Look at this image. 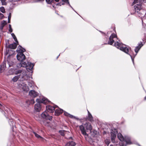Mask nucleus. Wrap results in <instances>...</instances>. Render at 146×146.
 Returning a JSON list of instances; mask_svg holds the SVG:
<instances>
[{
  "label": "nucleus",
  "mask_w": 146,
  "mask_h": 146,
  "mask_svg": "<svg viewBox=\"0 0 146 146\" xmlns=\"http://www.w3.org/2000/svg\"><path fill=\"white\" fill-rule=\"evenodd\" d=\"M114 45L118 48L121 51L129 54L130 56L133 63H134L133 57L134 58L135 56L139 50L143 46L142 42H141L140 43H139L138 46H137L135 49V52L136 53V54L134 55H132V51L131 48L129 46L122 44L118 41H116L115 42Z\"/></svg>",
  "instance_id": "obj_1"
},
{
  "label": "nucleus",
  "mask_w": 146,
  "mask_h": 146,
  "mask_svg": "<svg viewBox=\"0 0 146 146\" xmlns=\"http://www.w3.org/2000/svg\"><path fill=\"white\" fill-rule=\"evenodd\" d=\"M117 137L120 142L119 143L120 146H126L127 144H132L129 137H125L124 138L123 136L120 133L117 134Z\"/></svg>",
  "instance_id": "obj_2"
},
{
  "label": "nucleus",
  "mask_w": 146,
  "mask_h": 146,
  "mask_svg": "<svg viewBox=\"0 0 146 146\" xmlns=\"http://www.w3.org/2000/svg\"><path fill=\"white\" fill-rule=\"evenodd\" d=\"M36 101L38 103L35 104L34 108L36 112L40 111L41 109L40 103L46 104L47 102H49L47 99L44 97L40 98V99L37 98L36 99Z\"/></svg>",
  "instance_id": "obj_3"
},
{
  "label": "nucleus",
  "mask_w": 146,
  "mask_h": 146,
  "mask_svg": "<svg viewBox=\"0 0 146 146\" xmlns=\"http://www.w3.org/2000/svg\"><path fill=\"white\" fill-rule=\"evenodd\" d=\"M25 51V49L23 48L20 45L19 46L17 50V51L18 53L17 57V59L19 61H21L25 59V56L23 53Z\"/></svg>",
  "instance_id": "obj_4"
},
{
  "label": "nucleus",
  "mask_w": 146,
  "mask_h": 146,
  "mask_svg": "<svg viewBox=\"0 0 146 146\" xmlns=\"http://www.w3.org/2000/svg\"><path fill=\"white\" fill-rule=\"evenodd\" d=\"M34 65V64L31 62H28L27 64L25 62L23 61L17 65V67L18 68L26 67V69L28 71H32Z\"/></svg>",
  "instance_id": "obj_5"
},
{
  "label": "nucleus",
  "mask_w": 146,
  "mask_h": 146,
  "mask_svg": "<svg viewBox=\"0 0 146 146\" xmlns=\"http://www.w3.org/2000/svg\"><path fill=\"white\" fill-rule=\"evenodd\" d=\"M135 11L139 14V16L141 18L145 16L146 14L145 11L141 10V4H137L134 6Z\"/></svg>",
  "instance_id": "obj_6"
},
{
  "label": "nucleus",
  "mask_w": 146,
  "mask_h": 146,
  "mask_svg": "<svg viewBox=\"0 0 146 146\" xmlns=\"http://www.w3.org/2000/svg\"><path fill=\"white\" fill-rule=\"evenodd\" d=\"M18 87L21 91L26 92H27L29 90V87L27 85L25 82H23L19 84L18 85Z\"/></svg>",
  "instance_id": "obj_7"
},
{
  "label": "nucleus",
  "mask_w": 146,
  "mask_h": 146,
  "mask_svg": "<svg viewBox=\"0 0 146 146\" xmlns=\"http://www.w3.org/2000/svg\"><path fill=\"white\" fill-rule=\"evenodd\" d=\"M19 73L22 72L21 74H20V78L22 80H26L28 81L30 78V77L27 74L25 71H19Z\"/></svg>",
  "instance_id": "obj_8"
},
{
  "label": "nucleus",
  "mask_w": 146,
  "mask_h": 146,
  "mask_svg": "<svg viewBox=\"0 0 146 146\" xmlns=\"http://www.w3.org/2000/svg\"><path fill=\"white\" fill-rule=\"evenodd\" d=\"M117 133V130L115 129H111V139L112 142L115 143V139L116 137V134Z\"/></svg>",
  "instance_id": "obj_9"
},
{
  "label": "nucleus",
  "mask_w": 146,
  "mask_h": 146,
  "mask_svg": "<svg viewBox=\"0 0 146 146\" xmlns=\"http://www.w3.org/2000/svg\"><path fill=\"white\" fill-rule=\"evenodd\" d=\"M116 39H117V35L114 33H112L110 36L109 41L108 42V44L112 45Z\"/></svg>",
  "instance_id": "obj_10"
},
{
  "label": "nucleus",
  "mask_w": 146,
  "mask_h": 146,
  "mask_svg": "<svg viewBox=\"0 0 146 146\" xmlns=\"http://www.w3.org/2000/svg\"><path fill=\"white\" fill-rule=\"evenodd\" d=\"M14 61L15 60L13 59L12 58H11L10 56L8 57L7 62L9 67L13 66L15 64Z\"/></svg>",
  "instance_id": "obj_11"
},
{
  "label": "nucleus",
  "mask_w": 146,
  "mask_h": 146,
  "mask_svg": "<svg viewBox=\"0 0 146 146\" xmlns=\"http://www.w3.org/2000/svg\"><path fill=\"white\" fill-rule=\"evenodd\" d=\"M41 116L43 118L49 120H52V116H49L46 111H45L42 113Z\"/></svg>",
  "instance_id": "obj_12"
},
{
  "label": "nucleus",
  "mask_w": 146,
  "mask_h": 146,
  "mask_svg": "<svg viewBox=\"0 0 146 146\" xmlns=\"http://www.w3.org/2000/svg\"><path fill=\"white\" fill-rule=\"evenodd\" d=\"M58 107L56 105L54 106H46V109L47 111L50 113H53L54 111V109Z\"/></svg>",
  "instance_id": "obj_13"
},
{
  "label": "nucleus",
  "mask_w": 146,
  "mask_h": 146,
  "mask_svg": "<svg viewBox=\"0 0 146 146\" xmlns=\"http://www.w3.org/2000/svg\"><path fill=\"white\" fill-rule=\"evenodd\" d=\"M6 62L4 61L3 63L0 66V74L3 72L6 68Z\"/></svg>",
  "instance_id": "obj_14"
},
{
  "label": "nucleus",
  "mask_w": 146,
  "mask_h": 146,
  "mask_svg": "<svg viewBox=\"0 0 146 146\" xmlns=\"http://www.w3.org/2000/svg\"><path fill=\"white\" fill-rule=\"evenodd\" d=\"M62 1L63 2V3L60 2L59 3H57L56 4V5H58L59 6H61V5H64L65 4V3H67L69 6L71 7L72 9L74 10V9L70 5L69 1L68 0H62Z\"/></svg>",
  "instance_id": "obj_15"
},
{
  "label": "nucleus",
  "mask_w": 146,
  "mask_h": 146,
  "mask_svg": "<svg viewBox=\"0 0 146 146\" xmlns=\"http://www.w3.org/2000/svg\"><path fill=\"white\" fill-rule=\"evenodd\" d=\"M29 95L32 97L35 98L38 95V93L34 90H31L29 92Z\"/></svg>",
  "instance_id": "obj_16"
},
{
  "label": "nucleus",
  "mask_w": 146,
  "mask_h": 146,
  "mask_svg": "<svg viewBox=\"0 0 146 146\" xmlns=\"http://www.w3.org/2000/svg\"><path fill=\"white\" fill-rule=\"evenodd\" d=\"M84 126L85 128L87 130L91 131L92 129V126L90 123H86L84 124Z\"/></svg>",
  "instance_id": "obj_17"
},
{
  "label": "nucleus",
  "mask_w": 146,
  "mask_h": 146,
  "mask_svg": "<svg viewBox=\"0 0 146 146\" xmlns=\"http://www.w3.org/2000/svg\"><path fill=\"white\" fill-rule=\"evenodd\" d=\"M79 128L82 134L85 136L86 135V133L85 129L84 126L82 125H81L80 126Z\"/></svg>",
  "instance_id": "obj_18"
},
{
  "label": "nucleus",
  "mask_w": 146,
  "mask_h": 146,
  "mask_svg": "<svg viewBox=\"0 0 146 146\" xmlns=\"http://www.w3.org/2000/svg\"><path fill=\"white\" fill-rule=\"evenodd\" d=\"M64 114L65 115H66V116H68L71 118L74 119H76L77 120H79V118H78L74 116H73L72 115H71V114L68 113L66 112L65 111H64Z\"/></svg>",
  "instance_id": "obj_19"
},
{
  "label": "nucleus",
  "mask_w": 146,
  "mask_h": 146,
  "mask_svg": "<svg viewBox=\"0 0 146 146\" xmlns=\"http://www.w3.org/2000/svg\"><path fill=\"white\" fill-rule=\"evenodd\" d=\"M63 110L59 108L57 109L55 112V115L56 116H58L61 114L63 112Z\"/></svg>",
  "instance_id": "obj_20"
},
{
  "label": "nucleus",
  "mask_w": 146,
  "mask_h": 146,
  "mask_svg": "<svg viewBox=\"0 0 146 146\" xmlns=\"http://www.w3.org/2000/svg\"><path fill=\"white\" fill-rule=\"evenodd\" d=\"M18 43H17L16 42H14L13 44H10L9 45V48L12 49H15L17 47V45Z\"/></svg>",
  "instance_id": "obj_21"
},
{
  "label": "nucleus",
  "mask_w": 146,
  "mask_h": 146,
  "mask_svg": "<svg viewBox=\"0 0 146 146\" xmlns=\"http://www.w3.org/2000/svg\"><path fill=\"white\" fill-rule=\"evenodd\" d=\"M76 143L74 141H69L68 142L66 145L65 146H75Z\"/></svg>",
  "instance_id": "obj_22"
},
{
  "label": "nucleus",
  "mask_w": 146,
  "mask_h": 146,
  "mask_svg": "<svg viewBox=\"0 0 146 146\" xmlns=\"http://www.w3.org/2000/svg\"><path fill=\"white\" fill-rule=\"evenodd\" d=\"M59 132L60 134L62 136L66 134L69 133V132L65 130H60L59 131Z\"/></svg>",
  "instance_id": "obj_23"
},
{
  "label": "nucleus",
  "mask_w": 146,
  "mask_h": 146,
  "mask_svg": "<svg viewBox=\"0 0 146 146\" xmlns=\"http://www.w3.org/2000/svg\"><path fill=\"white\" fill-rule=\"evenodd\" d=\"M20 78V75L15 76L12 78V81L14 82H17Z\"/></svg>",
  "instance_id": "obj_24"
},
{
  "label": "nucleus",
  "mask_w": 146,
  "mask_h": 146,
  "mask_svg": "<svg viewBox=\"0 0 146 146\" xmlns=\"http://www.w3.org/2000/svg\"><path fill=\"white\" fill-rule=\"evenodd\" d=\"M27 82L28 83V85L30 87H32L34 84V82L31 80H29Z\"/></svg>",
  "instance_id": "obj_25"
},
{
  "label": "nucleus",
  "mask_w": 146,
  "mask_h": 146,
  "mask_svg": "<svg viewBox=\"0 0 146 146\" xmlns=\"http://www.w3.org/2000/svg\"><path fill=\"white\" fill-rule=\"evenodd\" d=\"M44 0H37V1L42 2ZM46 3L48 4H50L52 2L53 0H46Z\"/></svg>",
  "instance_id": "obj_26"
},
{
  "label": "nucleus",
  "mask_w": 146,
  "mask_h": 146,
  "mask_svg": "<svg viewBox=\"0 0 146 146\" xmlns=\"http://www.w3.org/2000/svg\"><path fill=\"white\" fill-rule=\"evenodd\" d=\"M88 111V119L90 121H92L93 120V117L91 115V114Z\"/></svg>",
  "instance_id": "obj_27"
},
{
  "label": "nucleus",
  "mask_w": 146,
  "mask_h": 146,
  "mask_svg": "<svg viewBox=\"0 0 146 146\" xmlns=\"http://www.w3.org/2000/svg\"><path fill=\"white\" fill-rule=\"evenodd\" d=\"M2 5H6L7 4V2L6 0H0Z\"/></svg>",
  "instance_id": "obj_28"
},
{
  "label": "nucleus",
  "mask_w": 146,
  "mask_h": 146,
  "mask_svg": "<svg viewBox=\"0 0 146 146\" xmlns=\"http://www.w3.org/2000/svg\"><path fill=\"white\" fill-rule=\"evenodd\" d=\"M42 124H43L44 125L46 126H48L49 125V123L48 122H47L46 121L44 120L43 121L42 123H41Z\"/></svg>",
  "instance_id": "obj_29"
},
{
  "label": "nucleus",
  "mask_w": 146,
  "mask_h": 146,
  "mask_svg": "<svg viewBox=\"0 0 146 146\" xmlns=\"http://www.w3.org/2000/svg\"><path fill=\"white\" fill-rule=\"evenodd\" d=\"M0 11L3 13H5V12L4 7L3 6L0 7Z\"/></svg>",
  "instance_id": "obj_30"
},
{
  "label": "nucleus",
  "mask_w": 146,
  "mask_h": 146,
  "mask_svg": "<svg viewBox=\"0 0 146 146\" xmlns=\"http://www.w3.org/2000/svg\"><path fill=\"white\" fill-rule=\"evenodd\" d=\"M33 133L34 134L35 136V137H37V138H40V139H43V138L40 135H39L37 134V133H36L35 132H34Z\"/></svg>",
  "instance_id": "obj_31"
},
{
  "label": "nucleus",
  "mask_w": 146,
  "mask_h": 146,
  "mask_svg": "<svg viewBox=\"0 0 146 146\" xmlns=\"http://www.w3.org/2000/svg\"><path fill=\"white\" fill-rule=\"evenodd\" d=\"M6 22L5 21H3L1 23V25L3 26V27H4V26L6 24Z\"/></svg>",
  "instance_id": "obj_32"
},
{
  "label": "nucleus",
  "mask_w": 146,
  "mask_h": 146,
  "mask_svg": "<svg viewBox=\"0 0 146 146\" xmlns=\"http://www.w3.org/2000/svg\"><path fill=\"white\" fill-rule=\"evenodd\" d=\"M13 122H14L13 120V119H11L10 120V121L9 122V123L11 126H13Z\"/></svg>",
  "instance_id": "obj_33"
},
{
  "label": "nucleus",
  "mask_w": 146,
  "mask_h": 146,
  "mask_svg": "<svg viewBox=\"0 0 146 146\" xmlns=\"http://www.w3.org/2000/svg\"><path fill=\"white\" fill-rule=\"evenodd\" d=\"M9 31L10 33H12L13 32V29L11 28V25L10 24L9 25Z\"/></svg>",
  "instance_id": "obj_34"
},
{
  "label": "nucleus",
  "mask_w": 146,
  "mask_h": 146,
  "mask_svg": "<svg viewBox=\"0 0 146 146\" xmlns=\"http://www.w3.org/2000/svg\"><path fill=\"white\" fill-rule=\"evenodd\" d=\"M105 142L106 144H107L108 145L110 143V141L108 139L105 140Z\"/></svg>",
  "instance_id": "obj_35"
},
{
  "label": "nucleus",
  "mask_w": 146,
  "mask_h": 146,
  "mask_svg": "<svg viewBox=\"0 0 146 146\" xmlns=\"http://www.w3.org/2000/svg\"><path fill=\"white\" fill-rule=\"evenodd\" d=\"M21 0H8L9 2H17L20 1Z\"/></svg>",
  "instance_id": "obj_36"
},
{
  "label": "nucleus",
  "mask_w": 146,
  "mask_h": 146,
  "mask_svg": "<svg viewBox=\"0 0 146 146\" xmlns=\"http://www.w3.org/2000/svg\"><path fill=\"white\" fill-rule=\"evenodd\" d=\"M4 17V15L3 14L1 13L0 12V19H3Z\"/></svg>",
  "instance_id": "obj_37"
},
{
  "label": "nucleus",
  "mask_w": 146,
  "mask_h": 146,
  "mask_svg": "<svg viewBox=\"0 0 146 146\" xmlns=\"http://www.w3.org/2000/svg\"><path fill=\"white\" fill-rule=\"evenodd\" d=\"M13 38L14 40L17 43H18V42L17 40V38H16V37L15 36H14L13 37Z\"/></svg>",
  "instance_id": "obj_38"
},
{
  "label": "nucleus",
  "mask_w": 146,
  "mask_h": 146,
  "mask_svg": "<svg viewBox=\"0 0 146 146\" xmlns=\"http://www.w3.org/2000/svg\"><path fill=\"white\" fill-rule=\"evenodd\" d=\"M140 2L141 3L146 2V0H140Z\"/></svg>",
  "instance_id": "obj_39"
},
{
  "label": "nucleus",
  "mask_w": 146,
  "mask_h": 146,
  "mask_svg": "<svg viewBox=\"0 0 146 146\" xmlns=\"http://www.w3.org/2000/svg\"><path fill=\"white\" fill-rule=\"evenodd\" d=\"M3 108L4 106H2V105L0 104V109H1L3 110Z\"/></svg>",
  "instance_id": "obj_40"
},
{
  "label": "nucleus",
  "mask_w": 146,
  "mask_h": 146,
  "mask_svg": "<svg viewBox=\"0 0 146 146\" xmlns=\"http://www.w3.org/2000/svg\"><path fill=\"white\" fill-rule=\"evenodd\" d=\"M11 13H9V16H8V18H9L10 19H11Z\"/></svg>",
  "instance_id": "obj_41"
},
{
  "label": "nucleus",
  "mask_w": 146,
  "mask_h": 146,
  "mask_svg": "<svg viewBox=\"0 0 146 146\" xmlns=\"http://www.w3.org/2000/svg\"><path fill=\"white\" fill-rule=\"evenodd\" d=\"M10 20H11V19H10L9 18H8V23H10Z\"/></svg>",
  "instance_id": "obj_42"
},
{
  "label": "nucleus",
  "mask_w": 146,
  "mask_h": 146,
  "mask_svg": "<svg viewBox=\"0 0 146 146\" xmlns=\"http://www.w3.org/2000/svg\"><path fill=\"white\" fill-rule=\"evenodd\" d=\"M11 35L13 37L14 36H15V35H14V34L13 33H12L11 34Z\"/></svg>",
  "instance_id": "obj_43"
},
{
  "label": "nucleus",
  "mask_w": 146,
  "mask_h": 146,
  "mask_svg": "<svg viewBox=\"0 0 146 146\" xmlns=\"http://www.w3.org/2000/svg\"><path fill=\"white\" fill-rule=\"evenodd\" d=\"M137 0L136 1V0H134V1L133 2V3H134V4L135 3H137Z\"/></svg>",
  "instance_id": "obj_44"
},
{
  "label": "nucleus",
  "mask_w": 146,
  "mask_h": 146,
  "mask_svg": "<svg viewBox=\"0 0 146 146\" xmlns=\"http://www.w3.org/2000/svg\"><path fill=\"white\" fill-rule=\"evenodd\" d=\"M15 5V4H11L10 5L11 6H12V7H13H13L14 6V5Z\"/></svg>",
  "instance_id": "obj_45"
},
{
  "label": "nucleus",
  "mask_w": 146,
  "mask_h": 146,
  "mask_svg": "<svg viewBox=\"0 0 146 146\" xmlns=\"http://www.w3.org/2000/svg\"><path fill=\"white\" fill-rule=\"evenodd\" d=\"M31 102H32V103H33V104H34L35 103L34 100L33 99V100L32 99L31 100Z\"/></svg>",
  "instance_id": "obj_46"
},
{
  "label": "nucleus",
  "mask_w": 146,
  "mask_h": 146,
  "mask_svg": "<svg viewBox=\"0 0 146 146\" xmlns=\"http://www.w3.org/2000/svg\"><path fill=\"white\" fill-rule=\"evenodd\" d=\"M3 27H3V26H2L1 25V29H3Z\"/></svg>",
  "instance_id": "obj_47"
},
{
  "label": "nucleus",
  "mask_w": 146,
  "mask_h": 146,
  "mask_svg": "<svg viewBox=\"0 0 146 146\" xmlns=\"http://www.w3.org/2000/svg\"><path fill=\"white\" fill-rule=\"evenodd\" d=\"M59 0H55V1L56 2H58L59 1Z\"/></svg>",
  "instance_id": "obj_48"
},
{
  "label": "nucleus",
  "mask_w": 146,
  "mask_h": 146,
  "mask_svg": "<svg viewBox=\"0 0 146 146\" xmlns=\"http://www.w3.org/2000/svg\"><path fill=\"white\" fill-rule=\"evenodd\" d=\"M144 99H145V100H146V96L145 97V98H144Z\"/></svg>",
  "instance_id": "obj_49"
},
{
  "label": "nucleus",
  "mask_w": 146,
  "mask_h": 146,
  "mask_svg": "<svg viewBox=\"0 0 146 146\" xmlns=\"http://www.w3.org/2000/svg\"><path fill=\"white\" fill-rule=\"evenodd\" d=\"M59 55H58V56L57 57V58H58V56H59Z\"/></svg>",
  "instance_id": "obj_50"
},
{
  "label": "nucleus",
  "mask_w": 146,
  "mask_h": 146,
  "mask_svg": "<svg viewBox=\"0 0 146 146\" xmlns=\"http://www.w3.org/2000/svg\"><path fill=\"white\" fill-rule=\"evenodd\" d=\"M110 146H113V145H110Z\"/></svg>",
  "instance_id": "obj_51"
},
{
  "label": "nucleus",
  "mask_w": 146,
  "mask_h": 146,
  "mask_svg": "<svg viewBox=\"0 0 146 146\" xmlns=\"http://www.w3.org/2000/svg\"><path fill=\"white\" fill-rule=\"evenodd\" d=\"M85 138H86V139L87 140V138L86 137H85Z\"/></svg>",
  "instance_id": "obj_52"
},
{
  "label": "nucleus",
  "mask_w": 146,
  "mask_h": 146,
  "mask_svg": "<svg viewBox=\"0 0 146 146\" xmlns=\"http://www.w3.org/2000/svg\"><path fill=\"white\" fill-rule=\"evenodd\" d=\"M54 6H55V5H53V7H54Z\"/></svg>",
  "instance_id": "obj_53"
},
{
  "label": "nucleus",
  "mask_w": 146,
  "mask_h": 146,
  "mask_svg": "<svg viewBox=\"0 0 146 146\" xmlns=\"http://www.w3.org/2000/svg\"><path fill=\"white\" fill-rule=\"evenodd\" d=\"M73 10L75 12H76V11H75L74 10H74H73Z\"/></svg>",
  "instance_id": "obj_54"
},
{
  "label": "nucleus",
  "mask_w": 146,
  "mask_h": 146,
  "mask_svg": "<svg viewBox=\"0 0 146 146\" xmlns=\"http://www.w3.org/2000/svg\"><path fill=\"white\" fill-rule=\"evenodd\" d=\"M100 32L101 33H103V32H101V31H100Z\"/></svg>",
  "instance_id": "obj_55"
},
{
  "label": "nucleus",
  "mask_w": 146,
  "mask_h": 146,
  "mask_svg": "<svg viewBox=\"0 0 146 146\" xmlns=\"http://www.w3.org/2000/svg\"><path fill=\"white\" fill-rule=\"evenodd\" d=\"M31 79H32V77H31Z\"/></svg>",
  "instance_id": "obj_56"
}]
</instances>
